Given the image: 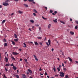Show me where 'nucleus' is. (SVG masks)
Returning <instances> with one entry per match:
<instances>
[{
    "label": "nucleus",
    "instance_id": "a18cd8bd",
    "mask_svg": "<svg viewBox=\"0 0 78 78\" xmlns=\"http://www.w3.org/2000/svg\"><path fill=\"white\" fill-rule=\"evenodd\" d=\"M24 61L26 62V61H27V59L26 58L24 59Z\"/></svg>",
    "mask_w": 78,
    "mask_h": 78
},
{
    "label": "nucleus",
    "instance_id": "6e6552de",
    "mask_svg": "<svg viewBox=\"0 0 78 78\" xmlns=\"http://www.w3.org/2000/svg\"><path fill=\"white\" fill-rule=\"evenodd\" d=\"M5 62H8V59L6 57H5Z\"/></svg>",
    "mask_w": 78,
    "mask_h": 78
},
{
    "label": "nucleus",
    "instance_id": "ddd939ff",
    "mask_svg": "<svg viewBox=\"0 0 78 78\" xmlns=\"http://www.w3.org/2000/svg\"><path fill=\"white\" fill-rule=\"evenodd\" d=\"M13 69L15 70H16L17 69V68L16 67L13 66Z\"/></svg>",
    "mask_w": 78,
    "mask_h": 78
},
{
    "label": "nucleus",
    "instance_id": "4be33fe9",
    "mask_svg": "<svg viewBox=\"0 0 78 78\" xmlns=\"http://www.w3.org/2000/svg\"><path fill=\"white\" fill-rule=\"evenodd\" d=\"M23 44H24V45L23 46V47H27L26 44L25 43H23Z\"/></svg>",
    "mask_w": 78,
    "mask_h": 78
},
{
    "label": "nucleus",
    "instance_id": "e2e57ef3",
    "mask_svg": "<svg viewBox=\"0 0 78 78\" xmlns=\"http://www.w3.org/2000/svg\"><path fill=\"white\" fill-rule=\"evenodd\" d=\"M75 62L76 63V64H78V61H76Z\"/></svg>",
    "mask_w": 78,
    "mask_h": 78
},
{
    "label": "nucleus",
    "instance_id": "a19ab883",
    "mask_svg": "<svg viewBox=\"0 0 78 78\" xmlns=\"http://www.w3.org/2000/svg\"><path fill=\"white\" fill-rule=\"evenodd\" d=\"M53 69L54 72H55L56 71V69H55V68H53Z\"/></svg>",
    "mask_w": 78,
    "mask_h": 78
},
{
    "label": "nucleus",
    "instance_id": "338daca9",
    "mask_svg": "<svg viewBox=\"0 0 78 78\" xmlns=\"http://www.w3.org/2000/svg\"><path fill=\"white\" fill-rule=\"evenodd\" d=\"M32 29H34V26H32Z\"/></svg>",
    "mask_w": 78,
    "mask_h": 78
},
{
    "label": "nucleus",
    "instance_id": "49530a36",
    "mask_svg": "<svg viewBox=\"0 0 78 78\" xmlns=\"http://www.w3.org/2000/svg\"><path fill=\"white\" fill-rule=\"evenodd\" d=\"M2 8V5H0V8Z\"/></svg>",
    "mask_w": 78,
    "mask_h": 78
},
{
    "label": "nucleus",
    "instance_id": "8fccbe9b",
    "mask_svg": "<svg viewBox=\"0 0 78 78\" xmlns=\"http://www.w3.org/2000/svg\"><path fill=\"white\" fill-rule=\"evenodd\" d=\"M54 13H55V14H56V13H57V11H55Z\"/></svg>",
    "mask_w": 78,
    "mask_h": 78
},
{
    "label": "nucleus",
    "instance_id": "13d9d810",
    "mask_svg": "<svg viewBox=\"0 0 78 78\" xmlns=\"http://www.w3.org/2000/svg\"><path fill=\"white\" fill-rule=\"evenodd\" d=\"M39 70L40 71H41V70H42V69H41V68H40L39 69Z\"/></svg>",
    "mask_w": 78,
    "mask_h": 78
},
{
    "label": "nucleus",
    "instance_id": "dca6fc26",
    "mask_svg": "<svg viewBox=\"0 0 78 78\" xmlns=\"http://www.w3.org/2000/svg\"><path fill=\"white\" fill-rule=\"evenodd\" d=\"M48 43L49 45L50 46V43L51 42V41L49 40H48Z\"/></svg>",
    "mask_w": 78,
    "mask_h": 78
},
{
    "label": "nucleus",
    "instance_id": "052dcab7",
    "mask_svg": "<svg viewBox=\"0 0 78 78\" xmlns=\"http://www.w3.org/2000/svg\"><path fill=\"white\" fill-rule=\"evenodd\" d=\"M19 50L20 51H22V49H21V48L19 49Z\"/></svg>",
    "mask_w": 78,
    "mask_h": 78
},
{
    "label": "nucleus",
    "instance_id": "39448f33",
    "mask_svg": "<svg viewBox=\"0 0 78 78\" xmlns=\"http://www.w3.org/2000/svg\"><path fill=\"white\" fill-rule=\"evenodd\" d=\"M18 12L20 14H22V13H23V11H21L20 10H19L18 11Z\"/></svg>",
    "mask_w": 78,
    "mask_h": 78
},
{
    "label": "nucleus",
    "instance_id": "2eb2a0df",
    "mask_svg": "<svg viewBox=\"0 0 78 78\" xmlns=\"http://www.w3.org/2000/svg\"><path fill=\"white\" fill-rule=\"evenodd\" d=\"M35 45H39V44L37 42H35Z\"/></svg>",
    "mask_w": 78,
    "mask_h": 78
},
{
    "label": "nucleus",
    "instance_id": "f704fd0d",
    "mask_svg": "<svg viewBox=\"0 0 78 78\" xmlns=\"http://www.w3.org/2000/svg\"><path fill=\"white\" fill-rule=\"evenodd\" d=\"M65 78H69V77L68 76L66 75L65 76Z\"/></svg>",
    "mask_w": 78,
    "mask_h": 78
},
{
    "label": "nucleus",
    "instance_id": "423d86ee",
    "mask_svg": "<svg viewBox=\"0 0 78 78\" xmlns=\"http://www.w3.org/2000/svg\"><path fill=\"white\" fill-rule=\"evenodd\" d=\"M53 21L55 23H57V19H55L54 20H53Z\"/></svg>",
    "mask_w": 78,
    "mask_h": 78
},
{
    "label": "nucleus",
    "instance_id": "20e7f679",
    "mask_svg": "<svg viewBox=\"0 0 78 78\" xmlns=\"http://www.w3.org/2000/svg\"><path fill=\"white\" fill-rule=\"evenodd\" d=\"M13 55H18L19 53H16V52H13L12 53Z\"/></svg>",
    "mask_w": 78,
    "mask_h": 78
},
{
    "label": "nucleus",
    "instance_id": "6e6d98bb",
    "mask_svg": "<svg viewBox=\"0 0 78 78\" xmlns=\"http://www.w3.org/2000/svg\"><path fill=\"white\" fill-rule=\"evenodd\" d=\"M45 75H47V72H45Z\"/></svg>",
    "mask_w": 78,
    "mask_h": 78
},
{
    "label": "nucleus",
    "instance_id": "9d476101",
    "mask_svg": "<svg viewBox=\"0 0 78 78\" xmlns=\"http://www.w3.org/2000/svg\"><path fill=\"white\" fill-rule=\"evenodd\" d=\"M51 27V24H49V25L48 26V28L49 29H50V27Z\"/></svg>",
    "mask_w": 78,
    "mask_h": 78
},
{
    "label": "nucleus",
    "instance_id": "0eeeda50",
    "mask_svg": "<svg viewBox=\"0 0 78 78\" xmlns=\"http://www.w3.org/2000/svg\"><path fill=\"white\" fill-rule=\"evenodd\" d=\"M70 34L71 35H73V34H74V32H73L70 31Z\"/></svg>",
    "mask_w": 78,
    "mask_h": 78
},
{
    "label": "nucleus",
    "instance_id": "0e129e2a",
    "mask_svg": "<svg viewBox=\"0 0 78 78\" xmlns=\"http://www.w3.org/2000/svg\"><path fill=\"white\" fill-rule=\"evenodd\" d=\"M61 65H59V68H61Z\"/></svg>",
    "mask_w": 78,
    "mask_h": 78
},
{
    "label": "nucleus",
    "instance_id": "a878e982",
    "mask_svg": "<svg viewBox=\"0 0 78 78\" xmlns=\"http://www.w3.org/2000/svg\"><path fill=\"white\" fill-rule=\"evenodd\" d=\"M60 22L61 23H63V24H65V23H66L64 22H63V21H60Z\"/></svg>",
    "mask_w": 78,
    "mask_h": 78
},
{
    "label": "nucleus",
    "instance_id": "1a4fd4ad",
    "mask_svg": "<svg viewBox=\"0 0 78 78\" xmlns=\"http://www.w3.org/2000/svg\"><path fill=\"white\" fill-rule=\"evenodd\" d=\"M28 72H29L30 73H32V71H31V70L30 69H28Z\"/></svg>",
    "mask_w": 78,
    "mask_h": 78
},
{
    "label": "nucleus",
    "instance_id": "cd10ccee",
    "mask_svg": "<svg viewBox=\"0 0 78 78\" xmlns=\"http://www.w3.org/2000/svg\"><path fill=\"white\" fill-rule=\"evenodd\" d=\"M15 76H16V77H17V78H19V75H16Z\"/></svg>",
    "mask_w": 78,
    "mask_h": 78
},
{
    "label": "nucleus",
    "instance_id": "7c9ffc66",
    "mask_svg": "<svg viewBox=\"0 0 78 78\" xmlns=\"http://www.w3.org/2000/svg\"><path fill=\"white\" fill-rule=\"evenodd\" d=\"M5 21L6 20H3L2 22V23H5Z\"/></svg>",
    "mask_w": 78,
    "mask_h": 78
},
{
    "label": "nucleus",
    "instance_id": "aec40b11",
    "mask_svg": "<svg viewBox=\"0 0 78 78\" xmlns=\"http://www.w3.org/2000/svg\"><path fill=\"white\" fill-rule=\"evenodd\" d=\"M14 37L15 38H17V35L16 34H14Z\"/></svg>",
    "mask_w": 78,
    "mask_h": 78
},
{
    "label": "nucleus",
    "instance_id": "a211bd4d",
    "mask_svg": "<svg viewBox=\"0 0 78 78\" xmlns=\"http://www.w3.org/2000/svg\"><path fill=\"white\" fill-rule=\"evenodd\" d=\"M23 77L24 78H27V77L26 76L25 74H23Z\"/></svg>",
    "mask_w": 78,
    "mask_h": 78
},
{
    "label": "nucleus",
    "instance_id": "c85d7f7f",
    "mask_svg": "<svg viewBox=\"0 0 78 78\" xmlns=\"http://www.w3.org/2000/svg\"><path fill=\"white\" fill-rule=\"evenodd\" d=\"M57 69L58 70V72H59V71L60 70V69H59V68H57Z\"/></svg>",
    "mask_w": 78,
    "mask_h": 78
},
{
    "label": "nucleus",
    "instance_id": "09e8293b",
    "mask_svg": "<svg viewBox=\"0 0 78 78\" xmlns=\"http://www.w3.org/2000/svg\"><path fill=\"white\" fill-rule=\"evenodd\" d=\"M5 71H8L7 69L6 68H5Z\"/></svg>",
    "mask_w": 78,
    "mask_h": 78
},
{
    "label": "nucleus",
    "instance_id": "4468645a",
    "mask_svg": "<svg viewBox=\"0 0 78 78\" xmlns=\"http://www.w3.org/2000/svg\"><path fill=\"white\" fill-rule=\"evenodd\" d=\"M68 59L70 61V62H72V58H70V57H69Z\"/></svg>",
    "mask_w": 78,
    "mask_h": 78
},
{
    "label": "nucleus",
    "instance_id": "5fc2aeb1",
    "mask_svg": "<svg viewBox=\"0 0 78 78\" xmlns=\"http://www.w3.org/2000/svg\"><path fill=\"white\" fill-rule=\"evenodd\" d=\"M46 37H45L44 39V41H46Z\"/></svg>",
    "mask_w": 78,
    "mask_h": 78
},
{
    "label": "nucleus",
    "instance_id": "4d7b16f0",
    "mask_svg": "<svg viewBox=\"0 0 78 78\" xmlns=\"http://www.w3.org/2000/svg\"><path fill=\"white\" fill-rule=\"evenodd\" d=\"M29 31H31V29L29 28Z\"/></svg>",
    "mask_w": 78,
    "mask_h": 78
},
{
    "label": "nucleus",
    "instance_id": "393cba45",
    "mask_svg": "<svg viewBox=\"0 0 78 78\" xmlns=\"http://www.w3.org/2000/svg\"><path fill=\"white\" fill-rule=\"evenodd\" d=\"M37 38L38 39H42V38L41 37H37Z\"/></svg>",
    "mask_w": 78,
    "mask_h": 78
},
{
    "label": "nucleus",
    "instance_id": "f3484780",
    "mask_svg": "<svg viewBox=\"0 0 78 78\" xmlns=\"http://www.w3.org/2000/svg\"><path fill=\"white\" fill-rule=\"evenodd\" d=\"M42 18L44 20H47L46 19H47V18H44V16H42Z\"/></svg>",
    "mask_w": 78,
    "mask_h": 78
},
{
    "label": "nucleus",
    "instance_id": "58836bf2",
    "mask_svg": "<svg viewBox=\"0 0 78 78\" xmlns=\"http://www.w3.org/2000/svg\"><path fill=\"white\" fill-rule=\"evenodd\" d=\"M75 22L77 24H78V21L76 20Z\"/></svg>",
    "mask_w": 78,
    "mask_h": 78
},
{
    "label": "nucleus",
    "instance_id": "412c9836",
    "mask_svg": "<svg viewBox=\"0 0 78 78\" xmlns=\"http://www.w3.org/2000/svg\"><path fill=\"white\" fill-rule=\"evenodd\" d=\"M9 65H10V64H5V66H8L9 67Z\"/></svg>",
    "mask_w": 78,
    "mask_h": 78
},
{
    "label": "nucleus",
    "instance_id": "37998d69",
    "mask_svg": "<svg viewBox=\"0 0 78 78\" xmlns=\"http://www.w3.org/2000/svg\"><path fill=\"white\" fill-rule=\"evenodd\" d=\"M4 77H5V78H7V77H6L5 76V74H4Z\"/></svg>",
    "mask_w": 78,
    "mask_h": 78
},
{
    "label": "nucleus",
    "instance_id": "f8f14e48",
    "mask_svg": "<svg viewBox=\"0 0 78 78\" xmlns=\"http://www.w3.org/2000/svg\"><path fill=\"white\" fill-rule=\"evenodd\" d=\"M12 44L14 45H16V43H15V42H14L13 41H12Z\"/></svg>",
    "mask_w": 78,
    "mask_h": 78
},
{
    "label": "nucleus",
    "instance_id": "69168bd1",
    "mask_svg": "<svg viewBox=\"0 0 78 78\" xmlns=\"http://www.w3.org/2000/svg\"><path fill=\"white\" fill-rule=\"evenodd\" d=\"M70 21H72V19L70 18Z\"/></svg>",
    "mask_w": 78,
    "mask_h": 78
},
{
    "label": "nucleus",
    "instance_id": "ea45409f",
    "mask_svg": "<svg viewBox=\"0 0 78 78\" xmlns=\"http://www.w3.org/2000/svg\"><path fill=\"white\" fill-rule=\"evenodd\" d=\"M33 14L34 16H36V15L35 13H33Z\"/></svg>",
    "mask_w": 78,
    "mask_h": 78
},
{
    "label": "nucleus",
    "instance_id": "2f4dec72",
    "mask_svg": "<svg viewBox=\"0 0 78 78\" xmlns=\"http://www.w3.org/2000/svg\"><path fill=\"white\" fill-rule=\"evenodd\" d=\"M50 12L51 13H52L53 12V11H52V10H50Z\"/></svg>",
    "mask_w": 78,
    "mask_h": 78
},
{
    "label": "nucleus",
    "instance_id": "f257e3e1",
    "mask_svg": "<svg viewBox=\"0 0 78 78\" xmlns=\"http://www.w3.org/2000/svg\"><path fill=\"white\" fill-rule=\"evenodd\" d=\"M60 76L62 77H64V73H63L62 72H61L60 73Z\"/></svg>",
    "mask_w": 78,
    "mask_h": 78
},
{
    "label": "nucleus",
    "instance_id": "5701e85b",
    "mask_svg": "<svg viewBox=\"0 0 78 78\" xmlns=\"http://www.w3.org/2000/svg\"><path fill=\"white\" fill-rule=\"evenodd\" d=\"M7 45H8V44H7V43H5V44H4V47L5 46H7Z\"/></svg>",
    "mask_w": 78,
    "mask_h": 78
},
{
    "label": "nucleus",
    "instance_id": "c03bdc74",
    "mask_svg": "<svg viewBox=\"0 0 78 78\" xmlns=\"http://www.w3.org/2000/svg\"><path fill=\"white\" fill-rule=\"evenodd\" d=\"M27 75H29V72H27Z\"/></svg>",
    "mask_w": 78,
    "mask_h": 78
},
{
    "label": "nucleus",
    "instance_id": "774afa93",
    "mask_svg": "<svg viewBox=\"0 0 78 78\" xmlns=\"http://www.w3.org/2000/svg\"><path fill=\"white\" fill-rule=\"evenodd\" d=\"M40 45H42V43H41L40 44Z\"/></svg>",
    "mask_w": 78,
    "mask_h": 78
},
{
    "label": "nucleus",
    "instance_id": "473e14b6",
    "mask_svg": "<svg viewBox=\"0 0 78 78\" xmlns=\"http://www.w3.org/2000/svg\"><path fill=\"white\" fill-rule=\"evenodd\" d=\"M75 29H77V28H78V26H76V27H75Z\"/></svg>",
    "mask_w": 78,
    "mask_h": 78
},
{
    "label": "nucleus",
    "instance_id": "6ab92c4d",
    "mask_svg": "<svg viewBox=\"0 0 78 78\" xmlns=\"http://www.w3.org/2000/svg\"><path fill=\"white\" fill-rule=\"evenodd\" d=\"M23 5H24V6H25V7H26V8H27V7H28V5H27V4H23Z\"/></svg>",
    "mask_w": 78,
    "mask_h": 78
},
{
    "label": "nucleus",
    "instance_id": "f03ea898",
    "mask_svg": "<svg viewBox=\"0 0 78 78\" xmlns=\"http://www.w3.org/2000/svg\"><path fill=\"white\" fill-rule=\"evenodd\" d=\"M3 5H4V6H8V5H9V4H8V3H3Z\"/></svg>",
    "mask_w": 78,
    "mask_h": 78
},
{
    "label": "nucleus",
    "instance_id": "864d4df0",
    "mask_svg": "<svg viewBox=\"0 0 78 78\" xmlns=\"http://www.w3.org/2000/svg\"><path fill=\"white\" fill-rule=\"evenodd\" d=\"M54 50V48H52V49H51V51H53Z\"/></svg>",
    "mask_w": 78,
    "mask_h": 78
},
{
    "label": "nucleus",
    "instance_id": "c9c22d12",
    "mask_svg": "<svg viewBox=\"0 0 78 78\" xmlns=\"http://www.w3.org/2000/svg\"><path fill=\"white\" fill-rule=\"evenodd\" d=\"M29 2H34V0H28Z\"/></svg>",
    "mask_w": 78,
    "mask_h": 78
},
{
    "label": "nucleus",
    "instance_id": "bf43d9fd",
    "mask_svg": "<svg viewBox=\"0 0 78 78\" xmlns=\"http://www.w3.org/2000/svg\"><path fill=\"white\" fill-rule=\"evenodd\" d=\"M13 14H14V13H13L11 14V16H12V15H13Z\"/></svg>",
    "mask_w": 78,
    "mask_h": 78
},
{
    "label": "nucleus",
    "instance_id": "7ed1b4c3",
    "mask_svg": "<svg viewBox=\"0 0 78 78\" xmlns=\"http://www.w3.org/2000/svg\"><path fill=\"white\" fill-rule=\"evenodd\" d=\"M34 57L35 60H36V61H38V59H37V57H36V55H34Z\"/></svg>",
    "mask_w": 78,
    "mask_h": 78
},
{
    "label": "nucleus",
    "instance_id": "bb28decb",
    "mask_svg": "<svg viewBox=\"0 0 78 78\" xmlns=\"http://www.w3.org/2000/svg\"><path fill=\"white\" fill-rule=\"evenodd\" d=\"M30 21L31 22V23H34V20H30Z\"/></svg>",
    "mask_w": 78,
    "mask_h": 78
},
{
    "label": "nucleus",
    "instance_id": "3c124183",
    "mask_svg": "<svg viewBox=\"0 0 78 78\" xmlns=\"http://www.w3.org/2000/svg\"><path fill=\"white\" fill-rule=\"evenodd\" d=\"M39 30L40 31H41V30H42V29H41V27H39Z\"/></svg>",
    "mask_w": 78,
    "mask_h": 78
},
{
    "label": "nucleus",
    "instance_id": "72a5a7b5",
    "mask_svg": "<svg viewBox=\"0 0 78 78\" xmlns=\"http://www.w3.org/2000/svg\"><path fill=\"white\" fill-rule=\"evenodd\" d=\"M63 70L65 71H66L67 70V69H66V68H63Z\"/></svg>",
    "mask_w": 78,
    "mask_h": 78
},
{
    "label": "nucleus",
    "instance_id": "e433bc0d",
    "mask_svg": "<svg viewBox=\"0 0 78 78\" xmlns=\"http://www.w3.org/2000/svg\"><path fill=\"white\" fill-rule=\"evenodd\" d=\"M11 66H13L14 67V64L13 63H12V64L10 65Z\"/></svg>",
    "mask_w": 78,
    "mask_h": 78
},
{
    "label": "nucleus",
    "instance_id": "4c0bfd02",
    "mask_svg": "<svg viewBox=\"0 0 78 78\" xmlns=\"http://www.w3.org/2000/svg\"><path fill=\"white\" fill-rule=\"evenodd\" d=\"M12 59H13L14 61H15V58L14 57H12Z\"/></svg>",
    "mask_w": 78,
    "mask_h": 78
},
{
    "label": "nucleus",
    "instance_id": "603ef678",
    "mask_svg": "<svg viewBox=\"0 0 78 78\" xmlns=\"http://www.w3.org/2000/svg\"><path fill=\"white\" fill-rule=\"evenodd\" d=\"M44 8L46 9V10H47V7H44Z\"/></svg>",
    "mask_w": 78,
    "mask_h": 78
},
{
    "label": "nucleus",
    "instance_id": "b1692460",
    "mask_svg": "<svg viewBox=\"0 0 78 78\" xmlns=\"http://www.w3.org/2000/svg\"><path fill=\"white\" fill-rule=\"evenodd\" d=\"M34 12H35V13H37V11H36V9H34Z\"/></svg>",
    "mask_w": 78,
    "mask_h": 78
},
{
    "label": "nucleus",
    "instance_id": "680f3d73",
    "mask_svg": "<svg viewBox=\"0 0 78 78\" xmlns=\"http://www.w3.org/2000/svg\"><path fill=\"white\" fill-rule=\"evenodd\" d=\"M62 66H63V67H64V65L63 63H62Z\"/></svg>",
    "mask_w": 78,
    "mask_h": 78
},
{
    "label": "nucleus",
    "instance_id": "79ce46f5",
    "mask_svg": "<svg viewBox=\"0 0 78 78\" xmlns=\"http://www.w3.org/2000/svg\"><path fill=\"white\" fill-rule=\"evenodd\" d=\"M46 44L47 45H48V46H49V44H48V42H46Z\"/></svg>",
    "mask_w": 78,
    "mask_h": 78
},
{
    "label": "nucleus",
    "instance_id": "9b49d317",
    "mask_svg": "<svg viewBox=\"0 0 78 78\" xmlns=\"http://www.w3.org/2000/svg\"><path fill=\"white\" fill-rule=\"evenodd\" d=\"M14 41H15V42H18V41H19V39H14Z\"/></svg>",
    "mask_w": 78,
    "mask_h": 78
},
{
    "label": "nucleus",
    "instance_id": "de8ad7c7",
    "mask_svg": "<svg viewBox=\"0 0 78 78\" xmlns=\"http://www.w3.org/2000/svg\"><path fill=\"white\" fill-rule=\"evenodd\" d=\"M14 0V1H15V2H18L19 0Z\"/></svg>",
    "mask_w": 78,
    "mask_h": 78
},
{
    "label": "nucleus",
    "instance_id": "c756f323",
    "mask_svg": "<svg viewBox=\"0 0 78 78\" xmlns=\"http://www.w3.org/2000/svg\"><path fill=\"white\" fill-rule=\"evenodd\" d=\"M35 26L36 27H39V25L38 24H36L35 25Z\"/></svg>",
    "mask_w": 78,
    "mask_h": 78
}]
</instances>
